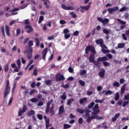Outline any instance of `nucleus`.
Returning <instances> with one entry per match:
<instances>
[{"instance_id": "f257e3e1", "label": "nucleus", "mask_w": 129, "mask_h": 129, "mask_svg": "<svg viewBox=\"0 0 129 129\" xmlns=\"http://www.w3.org/2000/svg\"><path fill=\"white\" fill-rule=\"evenodd\" d=\"M108 60V58L106 56H103V57H99L97 58V60H95L92 63L96 67H99L100 64V62L104 61H107Z\"/></svg>"}, {"instance_id": "f03ea898", "label": "nucleus", "mask_w": 129, "mask_h": 129, "mask_svg": "<svg viewBox=\"0 0 129 129\" xmlns=\"http://www.w3.org/2000/svg\"><path fill=\"white\" fill-rule=\"evenodd\" d=\"M5 91L4 92V98H6L11 91V87L10 85V81L9 80L6 82Z\"/></svg>"}, {"instance_id": "7ed1b4c3", "label": "nucleus", "mask_w": 129, "mask_h": 129, "mask_svg": "<svg viewBox=\"0 0 129 129\" xmlns=\"http://www.w3.org/2000/svg\"><path fill=\"white\" fill-rule=\"evenodd\" d=\"M91 112V111L90 110H89L88 108H86L85 109V114L86 115V117H87V122L88 123H90L91 122V121L94 119V118H95V116L92 115V116H90V113Z\"/></svg>"}, {"instance_id": "20e7f679", "label": "nucleus", "mask_w": 129, "mask_h": 129, "mask_svg": "<svg viewBox=\"0 0 129 129\" xmlns=\"http://www.w3.org/2000/svg\"><path fill=\"white\" fill-rule=\"evenodd\" d=\"M89 51H90L91 52L93 53H96V50L95 49L93 45H88L86 47L85 49V54H88Z\"/></svg>"}, {"instance_id": "39448f33", "label": "nucleus", "mask_w": 129, "mask_h": 129, "mask_svg": "<svg viewBox=\"0 0 129 129\" xmlns=\"http://www.w3.org/2000/svg\"><path fill=\"white\" fill-rule=\"evenodd\" d=\"M66 78H64L63 74H61L60 73H58L55 75V81L56 82H61L64 81Z\"/></svg>"}, {"instance_id": "423d86ee", "label": "nucleus", "mask_w": 129, "mask_h": 129, "mask_svg": "<svg viewBox=\"0 0 129 129\" xmlns=\"http://www.w3.org/2000/svg\"><path fill=\"white\" fill-rule=\"evenodd\" d=\"M99 106L98 104H96L92 108V111L91 115H97L100 112V110L99 109Z\"/></svg>"}, {"instance_id": "0eeeda50", "label": "nucleus", "mask_w": 129, "mask_h": 129, "mask_svg": "<svg viewBox=\"0 0 129 129\" xmlns=\"http://www.w3.org/2000/svg\"><path fill=\"white\" fill-rule=\"evenodd\" d=\"M27 109V107L26 105L24 104L23 105V109L22 110L21 109H19V110L18 111V116H21L23 113H24Z\"/></svg>"}, {"instance_id": "6e6552de", "label": "nucleus", "mask_w": 129, "mask_h": 129, "mask_svg": "<svg viewBox=\"0 0 129 129\" xmlns=\"http://www.w3.org/2000/svg\"><path fill=\"white\" fill-rule=\"evenodd\" d=\"M33 45H34V44L33 43V41L30 40L28 42V46L26 45L25 46V48L26 49H28L29 51L32 52L33 48H32V46H33Z\"/></svg>"}, {"instance_id": "1a4fd4ad", "label": "nucleus", "mask_w": 129, "mask_h": 129, "mask_svg": "<svg viewBox=\"0 0 129 129\" xmlns=\"http://www.w3.org/2000/svg\"><path fill=\"white\" fill-rule=\"evenodd\" d=\"M25 29L26 31V32L28 33H30L33 31V28L30 25H27L25 27Z\"/></svg>"}, {"instance_id": "9d476101", "label": "nucleus", "mask_w": 129, "mask_h": 129, "mask_svg": "<svg viewBox=\"0 0 129 129\" xmlns=\"http://www.w3.org/2000/svg\"><path fill=\"white\" fill-rule=\"evenodd\" d=\"M118 10H119L118 7L116 6L114 7V8H109L108 9L107 11H108V12H109V14H112L113 12L117 11H118Z\"/></svg>"}, {"instance_id": "9b49d317", "label": "nucleus", "mask_w": 129, "mask_h": 129, "mask_svg": "<svg viewBox=\"0 0 129 129\" xmlns=\"http://www.w3.org/2000/svg\"><path fill=\"white\" fill-rule=\"evenodd\" d=\"M24 54H26L28 53L27 57L29 59L32 58L33 50L31 51H29L28 49H27V50H24Z\"/></svg>"}, {"instance_id": "f8f14e48", "label": "nucleus", "mask_w": 129, "mask_h": 129, "mask_svg": "<svg viewBox=\"0 0 129 129\" xmlns=\"http://www.w3.org/2000/svg\"><path fill=\"white\" fill-rule=\"evenodd\" d=\"M48 52V48H45L44 50L42 51V53L43 54L42 59L45 61L46 60V55Z\"/></svg>"}, {"instance_id": "ddd939ff", "label": "nucleus", "mask_w": 129, "mask_h": 129, "mask_svg": "<svg viewBox=\"0 0 129 129\" xmlns=\"http://www.w3.org/2000/svg\"><path fill=\"white\" fill-rule=\"evenodd\" d=\"M105 70L103 68H102L101 71L99 72L98 75L100 77L102 78H104L105 76Z\"/></svg>"}, {"instance_id": "4468645a", "label": "nucleus", "mask_w": 129, "mask_h": 129, "mask_svg": "<svg viewBox=\"0 0 129 129\" xmlns=\"http://www.w3.org/2000/svg\"><path fill=\"white\" fill-rule=\"evenodd\" d=\"M95 55L94 53H91L90 56H89V62L90 63H93L95 61Z\"/></svg>"}, {"instance_id": "2eb2a0df", "label": "nucleus", "mask_w": 129, "mask_h": 129, "mask_svg": "<svg viewBox=\"0 0 129 129\" xmlns=\"http://www.w3.org/2000/svg\"><path fill=\"white\" fill-rule=\"evenodd\" d=\"M5 30H6V32L7 36H8V37H10V28L7 25H6L5 26Z\"/></svg>"}, {"instance_id": "dca6fc26", "label": "nucleus", "mask_w": 129, "mask_h": 129, "mask_svg": "<svg viewBox=\"0 0 129 129\" xmlns=\"http://www.w3.org/2000/svg\"><path fill=\"white\" fill-rule=\"evenodd\" d=\"M120 116V113H116V114L115 115V116H114V117H113V118H112V122H114L116 121V119Z\"/></svg>"}, {"instance_id": "f3484780", "label": "nucleus", "mask_w": 129, "mask_h": 129, "mask_svg": "<svg viewBox=\"0 0 129 129\" xmlns=\"http://www.w3.org/2000/svg\"><path fill=\"white\" fill-rule=\"evenodd\" d=\"M19 10H20V9L19 8H15L13 10H12V11H10V13L12 12V15L13 16H14V15H17L18 13L17 12L15 13V12H17V11H19Z\"/></svg>"}, {"instance_id": "a211bd4d", "label": "nucleus", "mask_w": 129, "mask_h": 129, "mask_svg": "<svg viewBox=\"0 0 129 129\" xmlns=\"http://www.w3.org/2000/svg\"><path fill=\"white\" fill-rule=\"evenodd\" d=\"M35 112L34 110H30L28 112V115L29 117L33 116L35 115Z\"/></svg>"}, {"instance_id": "6ab92c4d", "label": "nucleus", "mask_w": 129, "mask_h": 129, "mask_svg": "<svg viewBox=\"0 0 129 129\" xmlns=\"http://www.w3.org/2000/svg\"><path fill=\"white\" fill-rule=\"evenodd\" d=\"M126 84H124L122 85V87H121V94H123L124 93V91L125 90Z\"/></svg>"}, {"instance_id": "aec40b11", "label": "nucleus", "mask_w": 129, "mask_h": 129, "mask_svg": "<svg viewBox=\"0 0 129 129\" xmlns=\"http://www.w3.org/2000/svg\"><path fill=\"white\" fill-rule=\"evenodd\" d=\"M125 44L124 43H120L118 44V46H117V48L120 49L124 47Z\"/></svg>"}, {"instance_id": "412c9836", "label": "nucleus", "mask_w": 129, "mask_h": 129, "mask_svg": "<svg viewBox=\"0 0 129 129\" xmlns=\"http://www.w3.org/2000/svg\"><path fill=\"white\" fill-rule=\"evenodd\" d=\"M87 101V97H84L83 98H81L80 100V103L81 104H83L84 102H86Z\"/></svg>"}, {"instance_id": "4be33fe9", "label": "nucleus", "mask_w": 129, "mask_h": 129, "mask_svg": "<svg viewBox=\"0 0 129 129\" xmlns=\"http://www.w3.org/2000/svg\"><path fill=\"white\" fill-rule=\"evenodd\" d=\"M95 42L97 44L100 45L102 43H103V39H99L96 40Z\"/></svg>"}, {"instance_id": "5701e85b", "label": "nucleus", "mask_w": 129, "mask_h": 129, "mask_svg": "<svg viewBox=\"0 0 129 129\" xmlns=\"http://www.w3.org/2000/svg\"><path fill=\"white\" fill-rule=\"evenodd\" d=\"M64 112V106L63 105H61L59 107V113L61 114Z\"/></svg>"}, {"instance_id": "b1692460", "label": "nucleus", "mask_w": 129, "mask_h": 129, "mask_svg": "<svg viewBox=\"0 0 129 129\" xmlns=\"http://www.w3.org/2000/svg\"><path fill=\"white\" fill-rule=\"evenodd\" d=\"M74 100H75V99L73 98H71L69 99L67 102V105H71L72 104V102H74Z\"/></svg>"}, {"instance_id": "393cba45", "label": "nucleus", "mask_w": 129, "mask_h": 129, "mask_svg": "<svg viewBox=\"0 0 129 129\" xmlns=\"http://www.w3.org/2000/svg\"><path fill=\"white\" fill-rule=\"evenodd\" d=\"M90 6L88 5V6H80V8H81L82 9L84 10H86V11H88L89 10Z\"/></svg>"}, {"instance_id": "a878e982", "label": "nucleus", "mask_w": 129, "mask_h": 129, "mask_svg": "<svg viewBox=\"0 0 129 129\" xmlns=\"http://www.w3.org/2000/svg\"><path fill=\"white\" fill-rule=\"evenodd\" d=\"M119 97H120L119 94L118 92H117L115 94V98H114V99L115 100V101H118L119 99Z\"/></svg>"}, {"instance_id": "bb28decb", "label": "nucleus", "mask_w": 129, "mask_h": 129, "mask_svg": "<svg viewBox=\"0 0 129 129\" xmlns=\"http://www.w3.org/2000/svg\"><path fill=\"white\" fill-rule=\"evenodd\" d=\"M76 111L77 112L80 113V114H84V112H85V110L82 109L81 108H77Z\"/></svg>"}, {"instance_id": "cd10ccee", "label": "nucleus", "mask_w": 129, "mask_h": 129, "mask_svg": "<svg viewBox=\"0 0 129 129\" xmlns=\"http://www.w3.org/2000/svg\"><path fill=\"white\" fill-rule=\"evenodd\" d=\"M129 104V101H123L122 106L125 107Z\"/></svg>"}, {"instance_id": "c85d7f7f", "label": "nucleus", "mask_w": 129, "mask_h": 129, "mask_svg": "<svg viewBox=\"0 0 129 129\" xmlns=\"http://www.w3.org/2000/svg\"><path fill=\"white\" fill-rule=\"evenodd\" d=\"M9 70V64L7 63L4 66V71L5 73H7L8 72Z\"/></svg>"}, {"instance_id": "c756f323", "label": "nucleus", "mask_w": 129, "mask_h": 129, "mask_svg": "<svg viewBox=\"0 0 129 129\" xmlns=\"http://www.w3.org/2000/svg\"><path fill=\"white\" fill-rule=\"evenodd\" d=\"M120 86V84L117 81H115L113 83V87H119Z\"/></svg>"}, {"instance_id": "7c9ffc66", "label": "nucleus", "mask_w": 129, "mask_h": 129, "mask_svg": "<svg viewBox=\"0 0 129 129\" xmlns=\"http://www.w3.org/2000/svg\"><path fill=\"white\" fill-rule=\"evenodd\" d=\"M103 65H104V67H106L110 66V63L109 62L106 61V60H105L103 61Z\"/></svg>"}, {"instance_id": "2f4dec72", "label": "nucleus", "mask_w": 129, "mask_h": 129, "mask_svg": "<svg viewBox=\"0 0 129 129\" xmlns=\"http://www.w3.org/2000/svg\"><path fill=\"white\" fill-rule=\"evenodd\" d=\"M95 105L94 102H91L88 105V108L89 109H91Z\"/></svg>"}, {"instance_id": "473e14b6", "label": "nucleus", "mask_w": 129, "mask_h": 129, "mask_svg": "<svg viewBox=\"0 0 129 129\" xmlns=\"http://www.w3.org/2000/svg\"><path fill=\"white\" fill-rule=\"evenodd\" d=\"M53 102V99H51L47 103L46 108L50 109V104Z\"/></svg>"}, {"instance_id": "72a5a7b5", "label": "nucleus", "mask_w": 129, "mask_h": 129, "mask_svg": "<svg viewBox=\"0 0 129 129\" xmlns=\"http://www.w3.org/2000/svg\"><path fill=\"white\" fill-rule=\"evenodd\" d=\"M101 51H102V52L104 53V54H107L110 52L109 50H106L104 48H102Z\"/></svg>"}, {"instance_id": "f704fd0d", "label": "nucleus", "mask_w": 129, "mask_h": 129, "mask_svg": "<svg viewBox=\"0 0 129 129\" xmlns=\"http://www.w3.org/2000/svg\"><path fill=\"white\" fill-rule=\"evenodd\" d=\"M117 21H118V22H119V23H120L122 25H125L126 24V22L125 21H122L120 19H119V18L117 19Z\"/></svg>"}, {"instance_id": "c9c22d12", "label": "nucleus", "mask_w": 129, "mask_h": 129, "mask_svg": "<svg viewBox=\"0 0 129 129\" xmlns=\"http://www.w3.org/2000/svg\"><path fill=\"white\" fill-rule=\"evenodd\" d=\"M46 122V125H45L46 129H48L49 127L51 126V125H50L49 124V122H50L49 120H47L46 122Z\"/></svg>"}, {"instance_id": "e433bc0d", "label": "nucleus", "mask_w": 129, "mask_h": 129, "mask_svg": "<svg viewBox=\"0 0 129 129\" xmlns=\"http://www.w3.org/2000/svg\"><path fill=\"white\" fill-rule=\"evenodd\" d=\"M67 95H66V92H63V94L62 95H61V99L65 100L67 99Z\"/></svg>"}, {"instance_id": "4c0bfd02", "label": "nucleus", "mask_w": 129, "mask_h": 129, "mask_svg": "<svg viewBox=\"0 0 129 129\" xmlns=\"http://www.w3.org/2000/svg\"><path fill=\"white\" fill-rule=\"evenodd\" d=\"M1 29H2L1 32H2V33L3 35V36L4 37H6V34H5V32L4 26H2Z\"/></svg>"}, {"instance_id": "58836bf2", "label": "nucleus", "mask_w": 129, "mask_h": 129, "mask_svg": "<svg viewBox=\"0 0 129 129\" xmlns=\"http://www.w3.org/2000/svg\"><path fill=\"white\" fill-rule=\"evenodd\" d=\"M37 75H38L37 69L36 68H34L33 70V72L32 75L34 76H37Z\"/></svg>"}, {"instance_id": "ea45409f", "label": "nucleus", "mask_w": 129, "mask_h": 129, "mask_svg": "<svg viewBox=\"0 0 129 129\" xmlns=\"http://www.w3.org/2000/svg\"><path fill=\"white\" fill-rule=\"evenodd\" d=\"M36 45L37 47H39L40 45V40L38 38H35Z\"/></svg>"}, {"instance_id": "a19ab883", "label": "nucleus", "mask_w": 129, "mask_h": 129, "mask_svg": "<svg viewBox=\"0 0 129 129\" xmlns=\"http://www.w3.org/2000/svg\"><path fill=\"white\" fill-rule=\"evenodd\" d=\"M30 101L33 103H36L38 102V100L37 98H33L30 99Z\"/></svg>"}, {"instance_id": "79ce46f5", "label": "nucleus", "mask_w": 129, "mask_h": 129, "mask_svg": "<svg viewBox=\"0 0 129 129\" xmlns=\"http://www.w3.org/2000/svg\"><path fill=\"white\" fill-rule=\"evenodd\" d=\"M127 8L125 6L122 7L121 9H120L119 12H123L127 10Z\"/></svg>"}, {"instance_id": "37998d69", "label": "nucleus", "mask_w": 129, "mask_h": 129, "mask_svg": "<svg viewBox=\"0 0 129 129\" xmlns=\"http://www.w3.org/2000/svg\"><path fill=\"white\" fill-rule=\"evenodd\" d=\"M113 94V92L110 90H108L107 91H106V93H105V95H112Z\"/></svg>"}, {"instance_id": "c03bdc74", "label": "nucleus", "mask_w": 129, "mask_h": 129, "mask_svg": "<svg viewBox=\"0 0 129 129\" xmlns=\"http://www.w3.org/2000/svg\"><path fill=\"white\" fill-rule=\"evenodd\" d=\"M86 73H87V71L86 70H83L80 72V74L81 76H82L85 75Z\"/></svg>"}, {"instance_id": "a18cd8bd", "label": "nucleus", "mask_w": 129, "mask_h": 129, "mask_svg": "<svg viewBox=\"0 0 129 129\" xmlns=\"http://www.w3.org/2000/svg\"><path fill=\"white\" fill-rule=\"evenodd\" d=\"M103 33L106 35H108L109 34V30L105 28L103 29Z\"/></svg>"}, {"instance_id": "49530a36", "label": "nucleus", "mask_w": 129, "mask_h": 129, "mask_svg": "<svg viewBox=\"0 0 129 129\" xmlns=\"http://www.w3.org/2000/svg\"><path fill=\"white\" fill-rule=\"evenodd\" d=\"M70 15L72 16V18L74 19H76L77 18V16L75 14V12H72L70 13Z\"/></svg>"}, {"instance_id": "de8ad7c7", "label": "nucleus", "mask_w": 129, "mask_h": 129, "mask_svg": "<svg viewBox=\"0 0 129 129\" xmlns=\"http://www.w3.org/2000/svg\"><path fill=\"white\" fill-rule=\"evenodd\" d=\"M79 83L80 84V85L82 86H84L85 85V82L82 80H80L79 81Z\"/></svg>"}, {"instance_id": "09e8293b", "label": "nucleus", "mask_w": 129, "mask_h": 129, "mask_svg": "<svg viewBox=\"0 0 129 129\" xmlns=\"http://www.w3.org/2000/svg\"><path fill=\"white\" fill-rule=\"evenodd\" d=\"M69 84H66V85H64L63 83L62 84L61 87L65 88V89H68L69 88Z\"/></svg>"}, {"instance_id": "8fccbe9b", "label": "nucleus", "mask_w": 129, "mask_h": 129, "mask_svg": "<svg viewBox=\"0 0 129 129\" xmlns=\"http://www.w3.org/2000/svg\"><path fill=\"white\" fill-rule=\"evenodd\" d=\"M113 61H114V62H115V63H116V64H121V63H122L121 61L118 60H117L116 59H113Z\"/></svg>"}, {"instance_id": "3c124183", "label": "nucleus", "mask_w": 129, "mask_h": 129, "mask_svg": "<svg viewBox=\"0 0 129 129\" xmlns=\"http://www.w3.org/2000/svg\"><path fill=\"white\" fill-rule=\"evenodd\" d=\"M124 100L129 101V94L124 95Z\"/></svg>"}, {"instance_id": "603ef678", "label": "nucleus", "mask_w": 129, "mask_h": 129, "mask_svg": "<svg viewBox=\"0 0 129 129\" xmlns=\"http://www.w3.org/2000/svg\"><path fill=\"white\" fill-rule=\"evenodd\" d=\"M43 20H44V17H43V16H40V17H39V21H38V23L39 24L41 23V22L42 21H43Z\"/></svg>"}, {"instance_id": "864d4df0", "label": "nucleus", "mask_w": 129, "mask_h": 129, "mask_svg": "<svg viewBox=\"0 0 129 129\" xmlns=\"http://www.w3.org/2000/svg\"><path fill=\"white\" fill-rule=\"evenodd\" d=\"M71 127V125H69V124H64L63 126V129H67L70 128Z\"/></svg>"}, {"instance_id": "5fc2aeb1", "label": "nucleus", "mask_w": 129, "mask_h": 129, "mask_svg": "<svg viewBox=\"0 0 129 129\" xmlns=\"http://www.w3.org/2000/svg\"><path fill=\"white\" fill-rule=\"evenodd\" d=\"M37 117L40 120H42L43 119V116L41 114H38L37 115Z\"/></svg>"}, {"instance_id": "6e6d98bb", "label": "nucleus", "mask_w": 129, "mask_h": 129, "mask_svg": "<svg viewBox=\"0 0 129 129\" xmlns=\"http://www.w3.org/2000/svg\"><path fill=\"white\" fill-rule=\"evenodd\" d=\"M52 82L51 80H47L45 81V83L47 85H50L51 84V83Z\"/></svg>"}, {"instance_id": "4d7b16f0", "label": "nucleus", "mask_w": 129, "mask_h": 129, "mask_svg": "<svg viewBox=\"0 0 129 129\" xmlns=\"http://www.w3.org/2000/svg\"><path fill=\"white\" fill-rule=\"evenodd\" d=\"M109 22V20L107 18H105L103 19V21L102 23L103 24H107Z\"/></svg>"}, {"instance_id": "13d9d810", "label": "nucleus", "mask_w": 129, "mask_h": 129, "mask_svg": "<svg viewBox=\"0 0 129 129\" xmlns=\"http://www.w3.org/2000/svg\"><path fill=\"white\" fill-rule=\"evenodd\" d=\"M93 116L95 117V118H94V119H97V120L99 119H102V117H98V114L97 115H93Z\"/></svg>"}, {"instance_id": "bf43d9fd", "label": "nucleus", "mask_w": 129, "mask_h": 129, "mask_svg": "<svg viewBox=\"0 0 129 129\" xmlns=\"http://www.w3.org/2000/svg\"><path fill=\"white\" fill-rule=\"evenodd\" d=\"M33 62V59H31L30 60L29 63H28V64L27 65V67L26 68L25 70H26V69L30 67Z\"/></svg>"}, {"instance_id": "052dcab7", "label": "nucleus", "mask_w": 129, "mask_h": 129, "mask_svg": "<svg viewBox=\"0 0 129 129\" xmlns=\"http://www.w3.org/2000/svg\"><path fill=\"white\" fill-rule=\"evenodd\" d=\"M100 45L102 48H104L105 49H107V47L103 43V42H102Z\"/></svg>"}, {"instance_id": "680f3d73", "label": "nucleus", "mask_w": 129, "mask_h": 129, "mask_svg": "<svg viewBox=\"0 0 129 129\" xmlns=\"http://www.w3.org/2000/svg\"><path fill=\"white\" fill-rule=\"evenodd\" d=\"M75 8H74V7H72V6H69L67 8V10L68 11H73L74 10Z\"/></svg>"}, {"instance_id": "e2e57ef3", "label": "nucleus", "mask_w": 129, "mask_h": 129, "mask_svg": "<svg viewBox=\"0 0 129 129\" xmlns=\"http://www.w3.org/2000/svg\"><path fill=\"white\" fill-rule=\"evenodd\" d=\"M95 103H103V100H101V99H96L95 100Z\"/></svg>"}, {"instance_id": "0e129e2a", "label": "nucleus", "mask_w": 129, "mask_h": 129, "mask_svg": "<svg viewBox=\"0 0 129 129\" xmlns=\"http://www.w3.org/2000/svg\"><path fill=\"white\" fill-rule=\"evenodd\" d=\"M17 63L18 66V68H20V67H21V60L20 59H18L17 61Z\"/></svg>"}, {"instance_id": "69168bd1", "label": "nucleus", "mask_w": 129, "mask_h": 129, "mask_svg": "<svg viewBox=\"0 0 129 129\" xmlns=\"http://www.w3.org/2000/svg\"><path fill=\"white\" fill-rule=\"evenodd\" d=\"M59 23L61 25H64L66 24V21L64 20H60Z\"/></svg>"}, {"instance_id": "338daca9", "label": "nucleus", "mask_w": 129, "mask_h": 129, "mask_svg": "<svg viewBox=\"0 0 129 129\" xmlns=\"http://www.w3.org/2000/svg\"><path fill=\"white\" fill-rule=\"evenodd\" d=\"M71 37V35L70 34H64V37L66 39H68Z\"/></svg>"}, {"instance_id": "774afa93", "label": "nucleus", "mask_w": 129, "mask_h": 129, "mask_svg": "<svg viewBox=\"0 0 129 129\" xmlns=\"http://www.w3.org/2000/svg\"><path fill=\"white\" fill-rule=\"evenodd\" d=\"M83 123V118H80L79 119V124H82Z\"/></svg>"}]
</instances>
